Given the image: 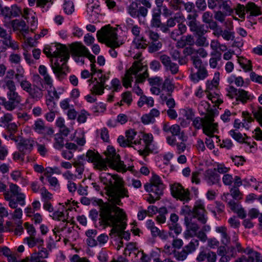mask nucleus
Wrapping results in <instances>:
<instances>
[{
  "instance_id": "1",
  "label": "nucleus",
  "mask_w": 262,
  "mask_h": 262,
  "mask_svg": "<svg viewBox=\"0 0 262 262\" xmlns=\"http://www.w3.org/2000/svg\"><path fill=\"white\" fill-rule=\"evenodd\" d=\"M100 223L105 226L112 227L111 233H117L121 238H129L130 234L124 230L126 226V215L123 210L118 206L107 205L100 212Z\"/></svg>"
},
{
  "instance_id": "2",
  "label": "nucleus",
  "mask_w": 262,
  "mask_h": 262,
  "mask_svg": "<svg viewBox=\"0 0 262 262\" xmlns=\"http://www.w3.org/2000/svg\"><path fill=\"white\" fill-rule=\"evenodd\" d=\"M99 179L105 186L108 196V203L104 207L107 205L121 206L122 204L121 199L129 196L127 189L124 187L122 179L117 175L103 172L100 174Z\"/></svg>"
},
{
  "instance_id": "3",
  "label": "nucleus",
  "mask_w": 262,
  "mask_h": 262,
  "mask_svg": "<svg viewBox=\"0 0 262 262\" xmlns=\"http://www.w3.org/2000/svg\"><path fill=\"white\" fill-rule=\"evenodd\" d=\"M104 154L106 156L105 159L102 158L97 151L89 150L86 157L89 162L93 163L94 168L99 170H106L107 163L110 167L118 171H126V166L120 160V156L116 154L115 149L113 146H108Z\"/></svg>"
},
{
  "instance_id": "4",
  "label": "nucleus",
  "mask_w": 262,
  "mask_h": 262,
  "mask_svg": "<svg viewBox=\"0 0 262 262\" xmlns=\"http://www.w3.org/2000/svg\"><path fill=\"white\" fill-rule=\"evenodd\" d=\"M53 52L54 58L51 60L53 73L59 80L66 74L64 71L67 67L66 62L70 57L68 48L64 45L58 44Z\"/></svg>"
},
{
  "instance_id": "5",
  "label": "nucleus",
  "mask_w": 262,
  "mask_h": 262,
  "mask_svg": "<svg viewBox=\"0 0 262 262\" xmlns=\"http://www.w3.org/2000/svg\"><path fill=\"white\" fill-rule=\"evenodd\" d=\"M2 87L6 90L7 99L0 97V104L8 111H12L20 104L22 99L19 94L15 82H7Z\"/></svg>"
},
{
  "instance_id": "6",
  "label": "nucleus",
  "mask_w": 262,
  "mask_h": 262,
  "mask_svg": "<svg viewBox=\"0 0 262 262\" xmlns=\"http://www.w3.org/2000/svg\"><path fill=\"white\" fill-rule=\"evenodd\" d=\"M97 37L99 41L104 43L111 48L109 52L112 57H116L117 52L114 48L119 47L122 44L118 39L116 30L112 27L105 26L97 32Z\"/></svg>"
},
{
  "instance_id": "7",
  "label": "nucleus",
  "mask_w": 262,
  "mask_h": 262,
  "mask_svg": "<svg viewBox=\"0 0 262 262\" xmlns=\"http://www.w3.org/2000/svg\"><path fill=\"white\" fill-rule=\"evenodd\" d=\"M198 14L196 12L189 14L187 16V24L191 32L196 35V39L195 44L198 47H207L208 46L207 37L204 35L207 32V30L204 28V25L200 24L197 20Z\"/></svg>"
},
{
  "instance_id": "8",
  "label": "nucleus",
  "mask_w": 262,
  "mask_h": 262,
  "mask_svg": "<svg viewBox=\"0 0 262 262\" xmlns=\"http://www.w3.org/2000/svg\"><path fill=\"white\" fill-rule=\"evenodd\" d=\"M203 133L207 136H212L216 139L217 142L220 140L219 137L214 135V134L218 133V124L214 122V114L213 112H209L204 117V123L203 127Z\"/></svg>"
},
{
  "instance_id": "9",
  "label": "nucleus",
  "mask_w": 262,
  "mask_h": 262,
  "mask_svg": "<svg viewBox=\"0 0 262 262\" xmlns=\"http://www.w3.org/2000/svg\"><path fill=\"white\" fill-rule=\"evenodd\" d=\"M144 66L139 61H135L132 66L126 70L124 76L122 78V84L126 88L132 86V82L137 73L142 71Z\"/></svg>"
},
{
  "instance_id": "10",
  "label": "nucleus",
  "mask_w": 262,
  "mask_h": 262,
  "mask_svg": "<svg viewBox=\"0 0 262 262\" xmlns=\"http://www.w3.org/2000/svg\"><path fill=\"white\" fill-rule=\"evenodd\" d=\"M171 193L172 196L182 201L188 202L190 200V192L185 189L180 183H174L170 186Z\"/></svg>"
},
{
  "instance_id": "11",
  "label": "nucleus",
  "mask_w": 262,
  "mask_h": 262,
  "mask_svg": "<svg viewBox=\"0 0 262 262\" xmlns=\"http://www.w3.org/2000/svg\"><path fill=\"white\" fill-rule=\"evenodd\" d=\"M71 51L72 56H85L91 62L95 61V56L91 54L89 50L81 43L75 42L72 44Z\"/></svg>"
},
{
  "instance_id": "12",
  "label": "nucleus",
  "mask_w": 262,
  "mask_h": 262,
  "mask_svg": "<svg viewBox=\"0 0 262 262\" xmlns=\"http://www.w3.org/2000/svg\"><path fill=\"white\" fill-rule=\"evenodd\" d=\"M227 96L231 98H235L237 101H240L243 103H245L250 99V95L248 92L241 89H236L232 86H230L227 90Z\"/></svg>"
},
{
  "instance_id": "13",
  "label": "nucleus",
  "mask_w": 262,
  "mask_h": 262,
  "mask_svg": "<svg viewBox=\"0 0 262 262\" xmlns=\"http://www.w3.org/2000/svg\"><path fill=\"white\" fill-rule=\"evenodd\" d=\"M40 83L41 86L37 84V83L33 84L32 86L28 93L29 97L36 101L40 100L43 96V86L41 79L39 75L34 76Z\"/></svg>"
},
{
  "instance_id": "14",
  "label": "nucleus",
  "mask_w": 262,
  "mask_h": 262,
  "mask_svg": "<svg viewBox=\"0 0 262 262\" xmlns=\"http://www.w3.org/2000/svg\"><path fill=\"white\" fill-rule=\"evenodd\" d=\"M228 23L229 25V27L227 26L228 30H224L223 31L222 28L217 25L216 28L213 30V34L216 37H219L221 35L222 37L226 40H233L234 38V32L230 31V30H231L233 27L232 23L231 21L227 20L225 23V25H227Z\"/></svg>"
},
{
  "instance_id": "15",
  "label": "nucleus",
  "mask_w": 262,
  "mask_h": 262,
  "mask_svg": "<svg viewBox=\"0 0 262 262\" xmlns=\"http://www.w3.org/2000/svg\"><path fill=\"white\" fill-rule=\"evenodd\" d=\"M145 33L151 41V44L148 47L149 52L154 53L159 50L161 48L162 44L160 41H159L160 38L159 34L151 30H146Z\"/></svg>"
},
{
  "instance_id": "16",
  "label": "nucleus",
  "mask_w": 262,
  "mask_h": 262,
  "mask_svg": "<svg viewBox=\"0 0 262 262\" xmlns=\"http://www.w3.org/2000/svg\"><path fill=\"white\" fill-rule=\"evenodd\" d=\"M126 138L123 136H119L118 138V142L122 147L130 146L134 147V141L137 138H136V132L133 129L128 130L125 133Z\"/></svg>"
},
{
  "instance_id": "17",
  "label": "nucleus",
  "mask_w": 262,
  "mask_h": 262,
  "mask_svg": "<svg viewBox=\"0 0 262 262\" xmlns=\"http://www.w3.org/2000/svg\"><path fill=\"white\" fill-rule=\"evenodd\" d=\"M132 34L135 36L134 43L138 49H145L148 42L143 37L140 36V28L137 25L133 26L131 29Z\"/></svg>"
},
{
  "instance_id": "18",
  "label": "nucleus",
  "mask_w": 262,
  "mask_h": 262,
  "mask_svg": "<svg viewBox=\"0 0 262 262\" xmlns=\"http://www.w3.org/2000/svg\"><path fill=\"white\" fill-rule=\"evenodd\" d=\"M160 60L166 71H170L172 75L178 73L179 69L178 65L172 62L169 56L165 54L162 55L160 57Z\"/></svg>"
},
{
  "instance_id": "19",
  "label": "nucleus",
  "mask_w": 262,
  "mask_h": 262,
  "mask_svg": "<svg viewBox=\"0 0 262 262\" xmlns=\"http://www.w3.org/2000/svg\"><path fill=\"white\" fill-rule=\"evenodd\" d=\"M34 144L33 140L23 138L19 143H17V147L20 152L23 155H26L32 151Z\"/></svg>"
},
{
  "instance_id": "20",
  "label": "nucleus",
  "mask_w": 262,
  "mask_h": 262,
  "mask_svg": "<svg viewBox=\"0 0 262 262\" xmlns=\"http://www.w3.org/2000/svg\"><path fill=\"white\" fill-rule=\"evenodd\" d=\"M20 13V9L16 5H12L10 7H0V14L5 17H16L18 16Z\"/></svg>"
},
{
  "instance_id": "21",
  "label": "nucleus",
  "mask_w": 262,
  "mask_h": 262,
  "mask_svg": "<svg viewBox=\"0 0 262 262\" xmlns=\"http://www.w3.org/2000/svg\"><path fill=\"white\" fill-rule=\"evenodd\" d=\"M185 221L186 225V230L184 234V237L188 239L195 236L199 229V226L196 223L188 222V219L186 217H185Z\"/></svg>"
},
{
  "instance_id": "22",
  "label": "nucleus",
  "mask_w": 262,
  "mask_h": 262,
  "mask_svg": "<svg viewBox=\"0 0 262 262\" xmlns=\"http://www.w3.org/2000/svg\"><path fill=\"white\" fill-rule=\"evenodd\" d=\"M33 129L38 134H44L47 135H52L54 133L53 129L47 126H46L44 122L41 119L37 120L33 126Z\"/></svg>"
},
{
  "instance_id": "23",
  "label": "nucleus",
  "mask_w": 262,
  "mask_h": 262,
  "mask_svg": "<svg viewBox=\"0 0 262 262\" xmlns=\"http://www.w3.org/2000/svg\"><path fill=\"white\" fill-rule=\"evenodd\" d=\"M134 147L138 150L140 155L146 157L149 154V146L142 141L141 138L139 137V138L135 139L134 141Z\"/></svg>"
},
{
  "instance_id": "24",
  "label": "nucleus",
  "mask_w": 262,
  "mask_h": 262,
  "mask_svg": "<svg viewBox=\"0 0 262 262\" xmlns=\"http://www.w3.org/2000/svg\"><path fill=\"white\" fill-rule=\"evenodd\" d=\"M204 180L210 185H214L219 181V176L212 169L206 170L204 174Z\"/></svg>"
},
{
  "instance_id": "25",
  "label": "nucleus",
  "mask_w": 262,
  "mask_h": 262,
  "mask_svg": "<svg viewBox=\"0 0 262 262\" xmlns=\"http://www.w3.org/2000/svg\"><path fill=\"white\" fill-rule=\"evenodd\" d=\"M205 210L203 205L201 204L196 205L193 209V216L196 218L201 223L204 224L207 221L205 216Z\"/></svg>"
},
{
  "instance_id": "26",
  "label": "nucleus",
  "mask_w": 262,
  "mask_h": 262,
  "mask_svg": "<svg viewBox=\"0 0 262 262\" xmlns=\"http://www.w3.org/2000/svg\"><path fill=\"white\" fill-rule=\"evenodd\" d=\"M144 187L147 191L150 192L151 196L155 198L156 199H160L161 195L163 194L164 188V185L156 186L151 185H145Z\"/></svg>"
},
{
  "instance_id": "27",
  "label": "nucleus",
  "mask_w": 262,
  "mask_h": 262,
  "mask_svg": "<svg viewBox=\"0 0 262 262\" xmlns=\"http://www.w3.org/2000/svg\"><path fill=\"white\" fill-rule=\"evenodd\" d=\"M208 75V71L205 67L197 69L196 72H194L192 71L190 74V78L193 82H198L200 80L205 79Z\"/></svg>"
},
{
  "instance_id": "28",
  "label": "nucleus",
  "mask_w": 262,
  "mask_h": 262,
  "mask_svg": "<svg viewBox=\"0 0 262 262\" xmlns=\"http://www.w3.org/2000/svg\"><path fill=\"white\" fill-rule=\"evenodd\" d=\"M202 21L208 24V28L211 30H215L218 25L217 22L213 19L212 13L209 11H205L203 13Z\"/></svg>"
},
{
  "instance_id": "29",
  "label": "nucleus",
  "mask_w": 262,
  "mask_h": 262,
  "mask_svg": "<svg viewBox=\"0 0 262 262\" xmlns=\"http://www.w3.org/2000/svg\"><path fill=\"white\" fill-rule=\"evenodd\" d=\"M163 130L166 133H170L172 136H179L181 134V127L177 124L170 125L168 123H165L163 127Z\"/></svg>"
},
{
  "instance_id": "30",
  "label": "nucleus",
  "mask_w": 262,
  "mask_h": 262,
  "mask_svg": "<svg viewBox=\"0 0 262 262\" xmlns=\"http://www.w3.org/2000/svg\"><path fill=\"white\" fill-rule=\"evenodd\" d=\"M229 207L230 209L236 213L238 216L244 219L246 216V213L244 208H242L238 204H237L233 200H230L228 202Z\"/></svg>"
},
{
  "instance_id": "31",
  "label": "nucleus",
  "mask_w": 262,
  "mask_h": 262,
  "mask_svg": "<svg viewBox=\"0 0 262 262\" xmlns=\"http://www.w3.org/2000/svg\"><path fill=\"white\" fill-rule=\"evenodd\" d=\"M195 44L194 37L191 35H187L182 38L177 42V47L183 48L186 46H192Z\"/></svg>"
},
{
  "instance_id": "32",
  "label": "nucleus",
  "mask_w": 262,
  "mask_h": 262,
  "mask_svg": "<svg viewBox=\"0 0 262 262\" xmlns=\"http://www.w3.org/2000/svg\"><path fill=\"white\" fill-rule=\"evenodd\" d=\"M247 13H250V16H257L262 14L261 8L254 3L248 2L246 4Z\"/></svg>"
},
{
  "instance_id": "33",
  "label": "nucleus",
  "mask_w": 262,
  "mask_h": 262,
  "mask_svg": "<svg viewBox=\"0 0 262 262\" xmlns=\"http://www.w3.org/2000/svg\"><path fill=\"white\" fill-rule=\"evenodd\" d=\"M38 72L43 77L45 83L51 88L53 85V80L47 72V68L43 65L40 66Z\"/></svg>"
},
{
  "instance_id": "34",
  "label": "nucleus",
  "mask_w": 262,
  "mask_h": 262,
  "mask_svg": "<svg viewBox=\"0 0 262 262\" xmlns=\"http://www.w3.org/2000/svg\"><path fill=\"white\" fill-rule=\"evenodd\" d=\"M2 43L5 46V49L10 48L14 51L19 49L18 42L12 39L11 34L2 40Z\"/></svg>"
},
{
  "instance_id": "35",
  "label": "nucleus",
  "mask_w": 262,
  "mask_h": 262,
  "mask_svg": "<svg viewBox=\"0 0 262 262\" xmlns=\"http://www.w3.org/2000/svg\"><path fill=\"white\" fill-rule=\"evenodd\" d=\"M216 231L221 234V242L224 245H228L230 242V238L227 232V228L224 226L216 228Z\"/></svg>"
},
{
  "instance_id": "36",
  "label": "nucleus",
  "mask_w": 262,
  "mask_h": 262,
  "mask_svg": "<svg viewBox=\"0 0 262 262\" xmlns=\"http://www.w3.org/2000/svg\"><path fill=\"white\" fill-rule=\"evenodd\" d=\"M184 20V16L182 14L177 13L175 14L174 16L170 17L167 19L166 24L168 27H173L176 26L177 23H180L183 21Z\"/></svg>"
},
{
  "instance_id": "37",
  "label": "nucleus",
  "mask_w": 262,
  "mask_h": 262,
  "mask_svg": "<svg viewBox=\"0 0 262 262\" xmlns=\"http://www.w3.org/2000/svg\"><path fill=\"white\" fill-rule=\"evenodd\" d=\"M247 254L248 257L246 259L247 262H262V256L258 252L249 249Z\"/></svg>"
},
{
  "instance_id": "38",
  "label": "nucleus",
  "mask_w": 262,
  "mask_h": 262,
  "mask_svg": "<svg viewBox=\"0 0 262 262\" xmlns=\"http://www.w3.org/2000/svg\"><path fill=\"white\" fill-rule=\"evenodd\" d=\"M220 8L222 9L229 15L232 14L234 9L233 7V3L231 0H224L219 6Z\"/></svg>"
},
{
  "instance_id": "39",
  "label": "nucleus",
  "mask_w": 262,
  "mask_h": 262,
  "mask_svg": "<svg viewBox=\"0 0 262 262\" xmlns=\"http://www.w3.org/2000/svg\"><path fill=\"white\" fill-rule=\"evenodd\" d=\"M229 134L230 136L237 142L239 143H245L250 145V143L246 140L248 138L246 134H244V136H243L241 133L236 132L234 130H231Z\"/></svg>"
},
{
  "instance_id": "40",
  "label": "nucleus",
  "mask_w": 262,
  "mask_h": 262,
  "mask_svg": "<svg viewBox=\"0 0 262 262\" xmlns=\"http://www.w3.org/2000/svg\"><path fill=\"white\" fill-rule=\"evenodd\" d=\"M221 53L220 52H212L211 57L209 59V65L211 68L215 69L217 66V62L221 59Z\"/></svg>"
},
{
  "instance_id": "41",
  "label": "nucleus",
  "mask_w": 262,
  "mask_h": 262,
  "mask_svg": "<svg viewBox=\"0 0 262 262\" xmlns=\"http://www.w3.org/2000/svg\"><path fill=\"white\" fill-rule=\"evenodd\" d=\"M219 74L216 73L213 79L212 80L207 81L206 83V91H208L210 90H212L216 89L219 83Z\"/></svg>"
},
{
  "instance_id": "42",
  "label": "nucleus",
  "mask_w": 262,
  "mask_h": 262,
  "mask_svg": "<svg viewBox=\"0 0 262 262\" xmlns=\"http://www.w3.org/2000/svg\"><path fill=\"white\" fill-rule=\"evenodd\" d=\"M66 212H67V215H65L63 211H56L53 212L50 216L53 220L62 221L63 222H68L67 219L68 217H67V216H68V210H66Z\"/></svg>"
},
{
  "instance_id": "43",
  "label": "nucleus",
  "mask_w": 262,
  "mask_h": 262,
  "mask_svg": "<svg viewBox=\"0 0 262 262\" xmlns=\"http://www.w3.org/2000/svg\"><path fill=\"white\" fill-rule=\"evenodd\" d=\"M235 13L242 19L245 17L246 12H247L246 5L245 6L238 4L235 8H233Z\"/></svg>"
},
{
  "instance_id": "44",
  "label": "nucleus",
  "mask_w": 262,
  "mask_h": 262,
  "mask_svg": "<svg viewBox=\"0 0 262 262\" xmlns=\"http://www.w3.org/2000/svg\"><path fill=\"white\" fill-rule=\"evenodd\" d=\"M52 169L50 168V171H48L47 169L45 171L44 173L45 176L48 178V181L50 185L52 187H56L59 186V182L57 179L55 177H51L49 175V172H53Z\"/></svg>"
},
{
  "instance_id": "45",
  "label": "nucleus",
  "mask_w": 262,
  "mask_h": 262,
  "mask_svg": "<svg viewBox=\"0 0 262 262\" xmlns=\"http://www.w3.org/2000/svg\"><path fill=\"white\" fill-rule=\"evenodd\" d=\"M144 104H147L149 106L151 107L154 105V101L151 98H148L145 96H141L138 102V105L141 107Z\"/></svg>"
},
{
  "instance_id": "46",
  "label": "nucleus",
  "mask_w": 262,
  "mask_h": 262,
  "mask_svg": "<svg viewBox=\"0 0 262 262\" xmlns=\"http://www.w3.org/2000/svg\"><path fill=\"white\" fill-rule=\"evenodd\" d=\"M21 89L27 92V93L29 92L30 90L31 89V87L33 85V84H32L30 81L27 80L26 78H23L17 81Z\"/></svg>"
},
{
  "instance_id": "47",
  "label": "nucleus",
  "mask_w": 262,
  "mask_h": 262,
  "mask_svg": "<svg viewBox=\"0 0 262 262\" xmlns=\"http://www.w3.org/2000/svg\"><path fill=\"white\" fill-rule=\"evenodd\" d=\"M199 246V241L196 239H193L191 242L183 248L188 254L194 251L196 248Z\"/></svg>"
},
{
  "instance_id": "48",
  "label": "nucleus",
  "mask_w": 262,
  "mask_h": 262,
  "mask_svg": "<svg viewBox=\"0 0 262 262\" xmlns=\"http://www.w3.org/2000/svg\"><path fill=\"white\" fill-rule=\"evenodd\" d=\"M13 27L14 29L19 30L23 32L27 33L28 31V29L24 21L15 20L13 21Z\"/></svg>"
},
{
  "instance_id": "49",
  "label": "nucleus",
  "mask_w": 262,
  "mask_h": 262,
  "mask_svg": "<svg viewBox=\"0 0 262 262\" xmlns=\"http://www.w3.org/2000/svg\"><path fill=\"white\" fill-rule=\"evenodd\" d=\"M106 86H102L98 83L94 84L91 89L90 91L95 95H101L104 93V90Z\"/></svg>"
},
{
  "instance_id": "50",
  "label": "nucleus",
  "mask_w": 262,
  "mask_h": 262,
  "mask_svg": "<svg viewBox=\"0 0 262 262\" xmlns=\"http://www.w3.org/2000/svg\"><path fill=\"white\" fill-rule=\"evenodd\" d=\"M40 193L43 202L49 201L53 198V194L45 187L40 189Z\"/></svg>"
},
{
  "instance_id": "51",
  "label": "nucleus",
  "mask_w": 262,
  "mask_h": 262,
  "mask_svg": "<svg viewBox=\"0 0 262 262\" xmlns=\"http://www.w3.org/2000/svg\"><path fill=\"white\" fill-rule=\"evenodd\" d=\"M188 254L184 248L180 251L176 250L174 252V256L179 261L184 260L186 259Z\"/></svg>"
},
{
  "instance_id": "52",
  "label": "nucleus",
  "mask_w": 262,
  "mask_h": 262,
  "mask_svg": "<svg viewBox=\"0 0 262 262\" xmlns=\"http://www.w3.org/2000/svg\"><path fill=\"white\" fill-rule=\"evenodd\" d=\"M54 147L58 149H61L64 146L63 138L59 134H56L54 138Z\"/></svg>"
},
{
  "instance_id": "53",
  "label": "nucleus",
  "mask_w": 262,
  "mask_h": 262,
  "mask_svg": "<svg viewBox=\"0 0 262 262\" xmlns=\"http://www.w3.org/2000/svg\"><path fill=\"white\" fill-rule=\"evenodd\" d=\"M15 72L13 69H9L7 71V74L3 79V84H6L7 82L12 81L15 82L12 79L15 77Z\"/></svg>"
},
{
  "instance_id": "54",
  "label": "nucleus",
  "mask_w": 262,
  "mask_h": 262,
  "mask_svg": "<svg viewBox=\"0 0 262 262\" xmlns=\"http://www.w3.org/2000/svg\"><path fill=\"white\" fill-rule=\"evenodd\" d=\"M174 85L172 83L169 78H167L163 83V88L166 89L168 92L169 96H170V93H171L174 89Z\"/></svg>"
},
{
  "instance_id": "55",
  "label": "nucleus",
  "mask_w": 262,
  "mask_h": 262,
  "mask_svg": "<svg viewBox=\"0 0 262 262\" xmlns=\"http://www.w3.org/2000/svg\"><path fill=\"white\" fill-rule=\"evenodd\" d=\"M226 16V12L224 13L221 10H218L214 12V17L215 19L220 23H223L225 21Z\"/></svg>"
},
{
  "instance_id": "56",
  "label": "nucleus",
  "mask_w": 262,
  "mask_h": 262,
  "mask_svg": "<svg viewBox=\"0 0 262 262\" xmlns=\"http://www.w3.org/2000/svg\"><path fill=\"white\" fill-rule=\"evenodd\" d=\"M239 63L245 71H250L252 69L251 62L246 59H239Z\"/></svg>"
},
{
  "instance_id": "57",
  "label": "nucleus",
  "mask_w": 262,
  "mask_h": 262,
  "mask_svg": "<svg viewBox=\"0 0 262 262\" xmlns=\"http://www.w3.org/2000/svg\"><path fill=\"white\" fill-rule=\"evenodd\" d=\"M138 4L136 2H133L130 4L128 8V13L132 16L136 17L138 16Z\"/></svg>"
},
{
  "instance_id": "58",
  "label": "nucleus",
  "mask_w": 262,
  "mask_h": 262,
  "mask_svg": "<svg viewBox=\"0 0 262 262\" xmlns=\"http://www.w3.org/2000/svg\"><path fill=\"white\" fill-rule=\"evenodd\" d=\"M15 75V79L17 81L25 77V70L21 66L16 67Z\"/></svg>"
},
{
  "instance_id": "59",
  "label": "nucleus",
  "mask_w": 262,
  "mask_h": 262,
  "mask_svg": "<svg viewBox=\"0 0 262 262\" xmlns=\"http://www.w3.org/2000/svg\"><path fill=\"white\" fill-rule=\"evenodd\" d=\"M23 221L21 220L16 221L14 222L16 228L14 230L16 235H20L24 232V228L22 226Z\"/></svg>"
},
{
  "instance_id": "60",
  "label": "nucleus",
  "mask_w": 262,
  "mask_h": 262,
  "mask_svg": "<svg viewBox=\"0 0 262 262\" xmlns=\"http://www.w3.org/2000/svg\"><path fill=\"white\" fill-rule=\"evenodd\" d=\"M63 8L67 14H71L74 10L73 3L71 1H65L63 5Z\"/></svg>"
},
{
  "instance_id": "61",
  "label": "nucleus",
  "mask_w": 262,
  "mask_h": 262,
  "mask_svg": "<svg viewBox=\"0 0 262 262\" xmlns=\"http://www.w3.org/2000/svg\"><path fill=\"white\" fill-rule=\"evenodd\" d=\"M73 165L75 167L76 171L78 172V176H80L84 171V165L80 161H75L73 163Z\"/></svg>"
},
{
  "instance_id": "62",
  "label": "nucleus",
  "mask_w": 262,
  "mask_h": 262,
  "mask_svg": "<svg viewBox=\"0 0 262 262\" xmlns=\"http://www.w3.org/2000/svg\"><path fill=\"white\" fill-rule=\"evenodd\" d=\"M191 59L192 61L193 66L196 69L205 68L202 64V61L198 56H192Z\"/></svg>"
},
{
  "instance_id": "63",
  "label": "nucleus",
  "mask_w": 262,
  "mask_h": 262,
  "mask_svg": "<svg viewBox=\"0 0 262 262\" xmlns=\"http://www.w3.org/2000/svg\"><path fill=\"white\" fill-rule=\"evenodd\" d=\"M9 60L11 63L19 64L21 61V56L16 53H12L10 55Z\"/></svg>"
},
{
  "instance_id": "64",
  "label": "nucleus",
  "mask_w": 262,
  "mask_h": 262,
  "mask_svg": "<svg viewBox=\"0 0 262 262\" xmlns=\"http://www.w3.org/2000/svg\"><path fill=\"white\" fill-rule=\"evenodd\" d=\"M252 113L255 118L258 121L262 126V107H258L253 110Z\"/></svg>"
}]
</instances>
